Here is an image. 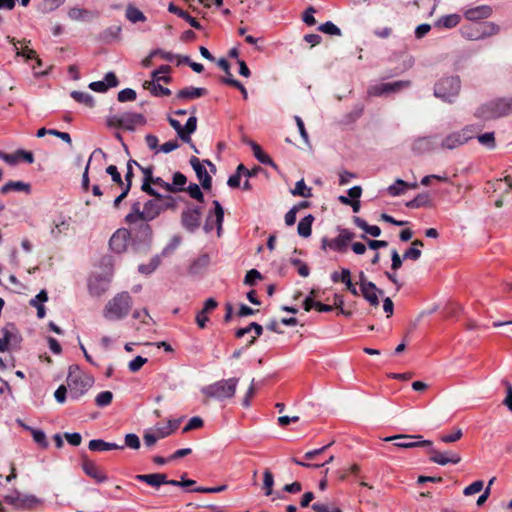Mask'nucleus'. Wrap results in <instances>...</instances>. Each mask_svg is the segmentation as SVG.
Listing matches in <instances>:
<instances>
[{
	"instance_id": "obj_1",
	"label": "nucleus",
	"mask_w": 512,
	"mask_h": 512,
	"mask_svg": "<svg viewBox=\"0 0 512 512\" xmlns=\"http://www.w3.org/2000/svg\"><path fill=\"white\" fill-rule=\"evenodd\" d=\"M132 308V298L128 292H121L110 299L104 309L103 317L109 321L122 320L128 316Z\"/></svg>"
},
{
	"instance_id": "obj_2",
	"label": "nucleus",
	"mask_w": 512,
	"mask_h": 512,
	"mask_svg": "<svg viewBox=\"0 0 512 512\" xmlns=\"http://www.w3.org/2000/svg\"><path fill=\"white\" fill-rule=\"evenodd\" d=\"M161 199H152L144 204L143 210H141L140 202H134L131 207V212L125 217L126 223L133 225L138 221H151L155 219L162 211L163 206L160 203Z\"/></svg>"
},
{
	"instance_id": "obj_3",
	"label": "nucleus",
	"mask_w": 512,
	"mask_h": 512,
	"mask_svg": "<svg viewBox=\"0 0 512 512\" xmlns=\"http://www.w3.org/2000/svg\"><path fill=\"white\" fill-rule=\"evenodd\" d=\"M238 378H229L217 381L201 389L207 399L213 398L219 401L232 398L238 385Z\"/></svg>"
},
{
	"instance_id": "obj_4",
	"label": "nucleus",
	"mask_w": 512,
	"mask_h": 512,
	"mask_svg": "<svg viewBox=\"0 0 512 512\" xmlns=\"http://www.w3.org/2000/svg\"><path fill=\"white\" fill-rule=\"evenodd\" d=\"M512 113V97L490 101L476 111V116L483 120H491Z\"/></svg>"
},
{
	"instance_id": "obj_5",
	"label": "nucleus",
	"mask_w": 512,
	"mask_h": 512,
	"mask_svg": "<svg viewBox=\"0 0 512 512\" xmlns=\"http://www.w3.org/2000/svg\"><path fill=\"white\" fill-rule=\"evenodd\" d=\"M93 379L82 373L77 367H70L67 376V387L72 399H79L92 386Z\"/></svg>"
},
{
	"instance_id": "obj_6",
	"label": "nucleus",
	"mask_w": 512,
	"mask_h": 512,
	"mask_svg": "<svg viewBox=\"0 0 512 512\" xmlns=\"http://www.w3.org/2000/svg\"><path fill=\"white\" fill-rule=\"evenodd\" d=\"M461 81L458 76H447L438 80L434 86V95L444 102L452 103L459 95Z\"/></svg>"
},
{
	"instance_id": "obj_7",
	"label": "nucleus",
	"mask_w": 512,
	"mask_h": 512,
	"mask_svg": "<svg viewBox=\"0 0 512 512\" xmlns=\"http://www.w3.org/2000/svg\"><path fill=\"white\" fill-rule=\"evenodd\" d=\"M132 228L133 247L136 251H141L149 247L152 241V228L147 221H138Z\"/></svg>"
},
{
	"instance_id": "obj_8",
	"label": "nucleus",
	"mask_w": 512,
	"mask_h": 512,
	"mask_svg": "<svg viewBox=\"0 0 512 512\" xmlns=\"http://www.w3.org/2000/svg\"><path fill=\"white\" fill-rule=\"evenodd\" d=\"M498 32V25L493 22H485L479 24L475 28H467L463 30V35L469 40H480L496 35Z\"/></svg>"
},
{
	"instance_id": "obj_9",
	"label": "nucleus",
	"mask_w": 512,
	"mask_h": 512,
	"mask_svg": "<svg viewBox=\"0 0 512 512\" xmlns=\"http://www.w3.org/2000/svg\"><path fill=\"white\" fill-rule=\"evenodd\" d=\"M168 121H169V124L173 127V129L177 132L178 137L184 143H190L191 134H193L197 129L196 116H194V115L190 116L184 126H182L178 120H176L172 117H169Z\"/></svg>"
},
{
	"instance_id": "obj_10",
	"label": "nucleus",
	"mask_w": 512,
	"mask_h": 512,
	"mask_svg": "<svg viewBox=\"0 0 512 512\" xmlns=\"http://www.w3.org/2000/svg\"><path fill=\"white\" fill-rule=\"evenodd\" d=\"M213 206L214 211L209 212V214L207 215L203 229L206 233H209L216 227L217 234L218 236H220L224 220V210L220 202L217 200L213 201Z\"/></svg>"
},
{
	"instance_id": "obj_11",
	"label": "nucleus",
	"mask_w": 512,
	"mask_h": 512,
	"mask_svg": "<svg viewBox=\"0 0 512 512\" xmlns=\"http://www.w3.org/2000/svg\"><path fill=\"white\" fill-rule=\"evenodd\" d=\"M421 435H408V434H399L394 436H389L384 438V441H397L395 442V446L399 448H415V447H431L432 442L430 440H422V441H408L409 439H420Z\"/></svg>"
},
{
	"instance_id": "obj_12",
	"label": "nucleus",
	"mask_w": 512,
	"mask_h": 512,
	"mask_svg": "<svg viewBox=\"0 0 512 512\" xmlns=\"http://www.w3.org/2000/svg\"><path fill=\"white\" fill-rule=\"evenodd\" d=\"M473 137L472 130L464 128L460 131L453 132L447 135L441 142L440 147L443 149H455L463 144H465L469 139Z\"/></svg>"
},
{
	"instance_id": "obj_13",
	"label": "nucleus",
	"mask_w": 512,
	"mask_h": 512,
	"mask_svg": "<svg viewBox=\"0 0 512 512\" xmlns=\"http://www.w3.org/2000/svg\"><path fill=\"white\" fill-rule=\"evenodd\" d=\"M409 85H410L409 81H403V80L395 81L392 83H379V84L371 85L367 90V94L369 96L387 95V94L399 92L402 89L408 87Z\"/></svg>"
},
{
	"instance_id": "obj_14",
	"label": "nucleus",
	"mask_w": 512,
	"mask_h": 512,
	"mask_svg": "<svg viewBox=\"0 0 512 512\" xmlns=\"http://www.w3.org/2000/svg\"><path fill=\"white\" fill-rule=\"evenodd\" d=\"M130 236L131 233L127 229H118L113 233V235L110 238V249L117 254L125 252L128 246V240L130 239Z\"/></svg>"
},
{
	"instance_id": "obj_15",
	"label": "nucleus",
	"mask_w": 512,
	"mask_h": 512,
	"mask_svg": "<svg viewBox=\"0 0 512 512\" xmlns=\"http://www.w3.org/2000/svg\"><path fill=\"white\" fill-rule=\"evenodd\" d=\"M430 454V461L439 465L458 464L461 461L460 454L456 452H440L431 448Z\"/></svg>"
},
{
	"instance_id": "obj_16",
	"label": "nucleus",
	"mask_w": 512,
	"mask_h": 512,
	"mask_svg": "<svg viewBox=\"0 0 512 512\" xmlns=\"http://www.w3.org/2000/svg\"><path fill=\"white\" fill-rule=\"evenodd\" d=\"M200 208L187 209L182 213V225L190 232H194L200 226Z\"/></svg>"
},
{
	"instance_id": "obj_17",
	"label": "nucleus",
	"mask_w": 512,
	"mask_h": 512,
	"mask_svg": "<svg viewBox=\"0 0 512 512\" xmlns=\"http://www.w3.org/2000/svg\"><path fill=\"white\" fill-rule=\"evenodd\" d=\"M354 237L355 234L353 232L342 229L336 238L329 241L328 247L334 251L343 252Z\"/></svg>"
},
{
	"instance_id": "obj_18",
	"label": "nucleus",
	"mask_w": 512,
	"mask_h": 512,
	"mask_svg": "<svg viewBox=\"0 0 512 512\" xmlns=\"http://www.w3.org/2000/svg\"><path fill=\"white\" fill-rule=\"evenodd\" d=\"M2 337L10 348L19 347L22 338L13 323H7L1 330Z\"/></svg>"
},
{
	"instance_id": "obj_19",
	"label": "nucleus",
	"mask_w": 512,
	"mask_h": 512,
	"mask_svg": "<svg viewBox=\"0 0 512 512\" xmlns=\"http://www.w3.org/2000/svg\"><path fill=\"white\" fill-rule=\"evenodd\" d=\"M110 280L108 278H101L94 276L90 278L88 283L89 292L92 296L99 297L108 289Z\"/></svg>"
},
{
	"instance_id": "obj_20",
	"label": "nucleus",
	"mask_w": 512,
	"mask_h": 512,
	"mask_svg": "<svg viewBox=\"0 0 512 512\" xmlns=\"http://www.w3.org/2000/svg\"><path fill=\"white\" fill-rule=\"evenodd\" d=\"M438 147H440V143L437 141L436 136L418 138L413 144V149L421 153L437 149Z\"/></svg>"
},
{
	"instance_id": "obj_21",
	"label": "nucleus",
	"mask_w": 512,
	"mask_h": 512,
	"mask_svg": "<svg viewBox=\"0 0 512 512\" xmlns=\"http://www.w3.org/2000/svg\"><path fill=\"white\" fill-rule=\"evenodd\" d=\"M122 127L127 130H134L138 125H144L146 120L142 114L134 112H125L121 114Z\"/></svg>"
},
{
	"instance_id": "obj_22",
	"label": "nucleus",
	"mask_w": 512,
	"mask_h": 512,
	"mask_svg": "<svg viewBox=\"0 0 512 512\" xmlns=\"http://www.w3.org/2000/svg\"><path fill=\"white\" fill-rule=\"evenodd\" d=\"M82 469L86 475L93 478L97 483H103L107 480V476L91 460H84L82 464Z\"/></svg>"
},
{
	"instance_id": "obj_23",
	"label": "nucleus",
	"mask_w": 512,
	"mask_h": 512,
	"mask_svg": "<svg viewBox=\"0 0 512 512\" xmlns=\"http://www.w3.org/2000/svg\"><path fill=\"white\" fill-rule=\"evenodd\" d=\"M492 14L491 7L487 5H481L474 8L467 9L464 12V16L467 20L478 21L488 18Z\"/></svg>"
},
{
	"instance_id": "obj_24",
	"label": "nucleus",
	"mask_w": 512,
	"mask_h": 512,
	"mask_svg": "<svg viewBox=\"0 0 512 512\" xmlns=\"http://www.w3.org/2000/svg\"><path fill=\"white\" fill-rule=\"evenodd\" d=\"M206 93L207 90L205 88L190 86L179 90L176 94V98L182 100L196 99L206 95Z\"/></svg>"
},
{
	"instance_id": "obj_25",
	"label": "nucleus",
	"mask_w": 512,
	"mask_h": 512,
	"mask_svg": "<svg viewBox=\"0 0 512 512\" xmlns=\"http://www.w3.org/2000/svg\"><path fill=\"white\" fill-rule=\"evenodd\" d=\"M136 479L153 487H159L160 485H163L165 482H167L166 475L162 473L139 474L136 475Z\"/></svg>"
},
{
	"instance_id": "obj_26",
	"label": "nucleus",
	"mask_w": 512,
	"mask_h": 512,
	"mask_svg": "<svg viewBox=\"0 0 512 512\" xmlns=\"http://www.w3.org/2000/svg\"><path fill=\"white\" fill-rule=\"evenodd\" d=\"M88 448L91 451H109V450H117L123 449V445H118L116 443L105 442L101 439H93L89 442Z\"/></svg>"
},
{
	"instance_id": "obj_27",
	"label": "nucleus",
	"mask_w": 512,
	"mask_h": 512,
	"mask_svg": "<svg viewBox=\"0 0 512 512\" xmlns=\"http://www.w3.org/2000/svg\"><path fill=\"white\" fill-rule=\"evenodd\" d=\"M248 143L253 151V154L255 158L262 164L269 165L272 167H276V164L273 162V160L268 156L266 153H264L261 149V147L255 143L254 141H246Z\"/></svg>"
},
{
	"instance_id": "obj_28",
	"label": "nucleus",
	"mask_w": 512,
	"mask_h": 512,
	"mask_svg": "<svg viewBox=\"0 0 512 512\" xmlns=\"http://www.w3.org/2000/svg\"><path fill=\"white\" fill-rule=\"evenodd\" d=\"M168 11L170 13L176 14L179 17H181L182 19L186 20L193 28H196V29L200 28V23L195 18L190 16L189 13H187L186 11L177 7L174 3H170L168 5Z\"/></svg>"
},
{
	"instance_id": "obj_29",
	"label": "nucleus",
	"mask_w": 512,
	"mask_h": 512,
	"mask_svg": "<svg viewBox=\"0 0 512 512\" xmlns=\"http://www.w3.org/2000/svg\"><path fill=\"white\" fill-rule=\"evenodd\" d=\"M160 81H145L143 84L144 89L149 90L154 96H169L171 91L159 84Z\"/></svg>"
},
{
	"instance_id": "obj_30",
	"label": "nucleus",
	"mask_w": 512,
	"mask_h": 512,
	"mask_svg": "<svg viewBox=\"0 0 512 512\" xmlns=\"http://www.w3.org/2000/svg\"><path fill=\"white\" fill-rule=\"evenodd\" d=\"M30 185L28 183H24L22 181H9L5 185L1 187V193L7 194L11 191L21 192L24 191L26 193H30Z\"/></svg>"
},
{
	"instance_id": "obj_31",
	"label": "nucleus",
	"mask_w": 512,
	"mask_h": 512,
	"mask_svg": "<svg viewBox=\"0 0 512 512\" xmlns=\"http://www.w3.org/2000/svg\"><path fill=\"white\" fill-rule=\"evenodd\" d=\"M362 296L370 303L372 306L379 305V295L383 294V291L378 289L376 285L373 288H364L361 289Z\"/></svg>"
},
{
	"instance_id": "obj_32",
	"label": "nucleus",
	"mask_w": 512,
	"mask_h": 512,
	"mask_svg": "<svg viewBox=\"0 0 512 512\" xmlns=\"http://www.w3.org/2000/svg\"><path fill=\"white\" fill-rule=\"evenodd\" d=\"M423 245L424 244L421 240H414L412 242V246L404 252L403 259L413 261L418 260L422 255V252L419 248L423 247Z\"/></svg>"
},
{
	"instance_id": "obj_33",
	"label": "nucleus",
	"mask_w": 512,
	"mask_h": 512,
	"mask_svg": "<svg viewBox=\"0 0 512 512\" xmlns=\"http://www.w3.org/2000/svg\"><path fill=\"white\" fill-rule=\"evenodd\" d=\"M7 40L13 44L17 56H22L26 59H35L38 65H41V60L37 57L36 51L29 49L28 47L23 48L21 51L16 46V40L13 37L7 36Z\"/></svg>"
},
{
	"instance_id": "obj_34",
	"label": "nucleus",
	"mask_w": 512,
	"mask_h": 512,
	"mask_svg": "<svg viewBox=\"0 0 512 512\" xmlns=\"http://www.w3.org/2000/svg\"><path fill=\"white\" fill-rule=\"evenodd\" d=\"M314 221V217L309 214L298 223L297 232L301 237L307 238L311 235V227Z\"/></svg>"
},
{
	"instance_id": "obj_35",
	"label": "nucleus",
	"mask_w": 512,
	"mask_h": 512,
	"mask_svg": "<svg viewBox=\"0 0 512 512\" xmlns=\"http://www.w3.org/2000/svg\"><path fill=\"white\" fill-rule=\"evenodd\" d=\"M354 223L357 227L364 230L367 234L378 237L381 234V229L376 225H369L365 220H363L360 217H354L353 219Z\"/></svg>"
},
{
	"instance_id": "obj_36",
	"label": "nucleus",
	"mask_w": 512,
	"mask_h": 512,
	"mask_svg": "<svg viewBox=\"0 0 512 512\" xmlns=\"http://www.w3.org/2000/svg\"><path fill=\"white\" fill-rule=\"evenodd\" d=\"M6 500L9 503L14 504L15 506H18V507H28V508H31L34 505L39 503V500L35 496H32V495L26 496L24 499H19V498H15L14 499L11 496H7Z\"/></svg>"
},
{
	"instance_id": "obj_37",
	"label": "nucleus",
	"mask_w": 512,
	"mask_h": 512,
	"mask_svg": "<svg viewBox=\"0 0 512 512\" xmlns=\"http://www.w3.org/2000/svg\"><path fill=\"white\" fill-rule=\"evenodd\" d=\"M70 95L76 102L81 103L86 107L92 108L95 104L93 96L89 93L72 91Z\"/></svg>"
},
{
	"instance_id": "obj_38",
	"label": "nucleus",
	"mask_w": 512,
	"mask_h": 512,
	"mask_svg": "<svg viewBox=\"0 0 512 512\" xmlns=\"http://www.w3.org/2000/svg\"><path fill=\"white\" fill-rule=\"evenodd\" d=\"M125 15L126 18L132 23L146 21V16L144 15V13L132 5H129L127 7Z\"/></svg>"
},
{
	"instance_id": "obj_39",
	"label": "nucleus",
	"mask_w": 512,
	"mask_h": 512,
	"mask_svg": "<svg viewBox=\"0 0 512 512\" xmlns=\"http://www.w3.org/2000/svg\"><path fill=\"white\" fill-rule=\"evenodd\" d=\"M194 171L197 175V178L201 182V185L204 189H210L212 184V179L210 175L208 174L206 168L202 164L199 167L194 168Z\"/></svg>"
},
{
	"instance_id": "obj_40",
	"label": "nucleus",
	"mask_w": 512,
	"mask_h": 512,
	"mask_svg": "<svg viewBox=\"0 0 512 512\" xmlns=\"http://www.w3.org/2000/svg\"><path fill=\"white\" fill-rule=\"evenodd\" d=\"M291 193L294 196H301L303 198L312 197V189L305 184L303 179L296 182L295 188L291 190Z\"/></svg>"
},
{
	"instance_id": "obj_41",
	"label": "nucleus",
	"mask_w": 512,
	"mask_h": 512,
	"mask_svg": "<svg viewBox=\"0 0 512 512\" xmlns=\"http://www.w3.org/2000/svg\"><path fill=\"white\" fill-rule=\"evenodd\" d=\"M459 22H460V16L459 15H457V14H450V15H446V16L441 17L437 21V25L445 27V28H453V27L457 26Z\"/></svg>"
},
{
	"instance_id": "obj_42",
	"label": "nucleus",
	"mask_w": 512,
	"mask_h": 512,
	"mask_svg": "<svg viewBox=\"0 0 512 512\" xmlns=\"http://www.w3.org/2000/svg\"><path fill=\"white\" fill-rule=\"evenodd\" d=\"M160 257L158 255L154 256L149 264H141L138 267V271L142 274L149 275L156 270V268L160 265Z\"/></svg>"
},
{
	"instance_id": "obj_43",
	"label": "nucleus",
	"mask_w": 512,
	"mask_h": 512,
	"mask_svg": "<svg viewBox=\"0 0 512 512\" xmlns=\"http://www.w3.org/2000/svg\"><path fill=\"white\" fill-rule=\"evenodd\" d=\"M25 429L31 431V434L33 436V440L37 444H39L43 448H46L48 446L46 435H45V433L42 430L33 429V428L29 427V426H25Z\"/></svg>"
},
{
	"instance_id": "obj_44",
	"label": "nucleus",
	"mask_w": 512,
	"mask_h": 512,
	"mask_svg": "<svg viewBox=\"0 0 512 512\" xmlns=\"http://www.w3.org/2000/svg\"><path fill=\"white\" fill-rule=\"evenodd\" d=\"M171 70L170 66L168 65H161L157 70L152 72V80L155 81H163V82H170L171 78L169 76H160V74H167Z\"/></svg>"
},
{
	"instance_id": "obj_45",
	"label": "nucleus",
	"mask_w": 512,
	"mask_h": 512,
	"mask_svg": "<svg viewBox=\"0 0 512 512\" xmlns=\"http://www.w3.org/2000/svg\"><path fill=\"white\" fill-rule=\"evenodd\" d=\"M88 15H89L88 10L78 8V7L70 8L68 11V17L74 21H83L87 18Z\"/></svg>"
},
{
	"instance_id": "obj_46",
	"label": "nucleus",
	"mask_w": 512,
	"mask_h": 512,
	"mask_svg": "<svg viewBox=\"0 0 512 512\" xmlns=\"http://www.w3.org/2000/svg\"><path fill=\"white\" fill-rule=\"evenodd\" d=\"M263 488L265 489V495L270 496L272 494V488L274 485V477L269 469L264 471Z\"/></svg>"
},
{
	"instance_id": "obj_47",
	"label": "nucleus",
	"mask_w": 512,
	"mask_h": 512,
	"mask_svg": "<svg viewBox=\"0 0 512 512\" xmlns=\"http://www.w3.org/2000/svg\"><path fill=\"white\" fill-rule=\"evenodd\" d=\"M113 399V394L110 391L100 392L95 399L96 405L99 407L108 406Z\"/></svg>"
},
{
	"instance_id": "obj_48",
	"label": "nucleus",
	"mask_w": 512,
	"mask_h": 512,
	"mask_svg": "<svg viewBox=\"0 0 512 512\" xmlns=\"http://www.w3.org/2000/svg\"><path fill=\"white\" fill-rule=\"evenodd\" d=\"M69 228V223L66 220H61L59 222H55L54 226L51 228V235L54 238L59 237L62 233L66 232Z\"/></svg>"
},
{
	"instance_id": "obj_49",
	"label": "nucleus",
	"mask_w": 512,
	"mask_h": 512,
	"mask_svg": "<svg viewBox=\"0 0 512 512\" xmlns=\"http://www.w3.org/2000/svg\"><path fill=\"white\" fill-rule=\"evenodd\" d=\"M429 203V197L427 194H420L411 201L407 202L406 206L409 208H419Z\"/></svg>"
},
{
	"instance_id": "obj_50",
	"label": "nucleus",
	"mask_w": 512,
	"mask_h": 512,
	"mask_svg": "<svg viewBox=\"0 0 512 512\" xmlns=\"http://www.w3.org/2000/svg\"><path fill=\"white\" fill-rule=\"evenodd\" d=\"M106 173L112 178V181L118 184L120 187H124V181L122 180L121 174L119 173L115 165H110L106 168Z\"/></svg>"
},
{
	"instance_id": "obj_51",
	"label": "nucleus",
	"mask_w": 512,
	"mask_h": 512,
	"mask_svg": "<svg viewBox=\"0 0 512 512\" xmlns=\"http://www.w3.org/2000/svg\"><path fill=\"white\" fill-rule=\"evenodd\" d=\"M404 186H407V183L401 179H397L395 184L388 187V193L391 196H399L404 192Z\"/></svg>"
},
{
	"instance_id": "obj_52",
	"label": "nucleus",
	"mask_w": 512,
	"mask_h": 512,
	"mask_svg": "<svg viewBox=\"0 0 512 512\" xmlns=\"http://www.w3.org/2000/svg\"><path fill=\"white\" fill-rule=\"evenodd\" d=\"M125 446L137 450L140 448L141 443L139 437L134 433H128L125 435Z\"/></svg>"
},
{
	"instance_id": "obj_53",
	"label": "nucleus",
	"mask_w": 512,
	"mask_h": 512,
	"mask_svg": "<svg viewBox=\"0 0 512 512\" xmlns=\"http://www.w3.org/2000/svg\"><path fill=\"white\" fill-rule=\"evenodd\" d=\"M187 178L184 174L181 172H176L173 175V182L171 185L175 187V192L177 191H183V186L186 184Z\"/></svg>"
},
{
	"instance_id": "obj_54",
	"label": "nucleus",
	"mask_w": 512,
	"mask_h": 512,
	"mask_svg": "<svg viewBox=\"0 0 512 512\" xmlns=\"http://www.w3.org/2000/svg\"><path fill=\"white\" fill-rule=\"evenodd\" d=\"M478 141L482 145L487 146L490 149H493L495 147V137L493 132H487L478 136Z\"/></svg>"
},
{
	"instance_id": "obj_55",
	"label": "nucleus",
	"mask_w": 512,
	"mask_h": 512,
	"mask_svg": "<svg viewBox=\"0 0 512 512\" xmlns=\"http://www.w3.org/2000/svg\"><path fill=\"white\" fill-rule=\"evenodd\" d=\"M187 192L189 193L191 198L198 200L200 202H203L204 195H203L199 185H197L196 183H191L187 188Z\"/></svg>"
},
{
	"instance_id": "obj_56",
	"label": "nucleus",
	"mask_w": 512,
	"mask_h": 512,
	"mask_svg": "<svg viewBox=\"0 0 512 512\" xmlns=\"http://www.w3.org/2000/svg\"><path fill=\"white\" fill-rule=\"evenodd\" d=\"M147 358H144L142 356H136L133 360H131L128 364V368L131 372L135 373L139 371L144 364L147 363Z\"/></svg>"
},
{
	"instance_id": "obj_57",
	"label": "nucleus",
	"mask_w": 512,
	"mask_h": 512,
	"mask_svg": "<svg viewBox=\"0 0 512 512\" xmlns=\"http://www.w3.org/2000/svg\"><path fill=\"white\" fill-rule=\"evenodd\" d=\"M321 32L329 34V35H340V29L332 22L328 21L324 24H321L318 28Z\"/></svg>"
},
{
	"instance_id": "obj_58",
	"label": "nucleus",
	"mask_w": 512,
	"mask_h": 512,
	"mask_svg": "<svg viewBox=\"0 0 512 512\" xmlns=\"http://www.w3.org/2000/svg\"><path fill=\"white\" fill-rule=\"evenodd\" d=\"M483 486H484L483 481L477 480V481L473 482L472 484H470L469 486H467L464 489L463 494L465 496L474 495L476 493H479L483 489Z\"/></svg>"
},
{
	"instance_id": "obj_59",
	"label": "nucleus",
	"mask_w": 512,
	"mask_h": 512,
	"mask_svg": "<svg viewBox=\"0 0 512 512\" xmlns=\"http://www.w3.org/2000/svg\"><path fill=\"white\" fill-rule=\"evenodd\" d=\"M136 92L131 88H126L121 90L118 93V101L119 102H126V101H134L136 99Z\"/></svg>"
},
{
	"instance_id": "obj_60",
	"label": "nucleus",
	"mask_w": 512,
	"mask_h": 512,
	"mask_svg": "<svg viewBox=\"0 0 512 512\" xmlns=\"http://www.w3.org/2000/svg\"><path fill=\"white\" fill-rule=\"evenodd\" d=\"M261 278H262V276L258 270L251 269L246 273L245 278H244V283L246 285L253 286V285H255L256 281Z\"/></svg>"
},
{
	"instance_id": "obj_61",
	"label": "nucleus",
	"mask_w": 512,
	"mask_h": 512,
	"mask_svg": "<svg viewBox=\"0 0 512 512\" xmlns=\"http://www.w3.org/2000/svg\"><path fill=\"white\" fill-rule=\"evenodd\" d=\"M312 509L315 512H342V510L338 507H330L328 504L325 503H314L312 505Z\"/></svg>"
},
{
	"instance_id": "obj_62",
	"label": "nucleus",
	"mask_w": 512,
	"mask_h": 512,
	"mask_svg": "<svg viewBox=\"0 0 512 512\" xmlns=\"http://www.w3.org/2000/svg\"><path fill=\"white\" fill-rule=\"evenodd\" d=\"M462 430L461 429H456L453 433L451 434H446V435H442L440 437V440L444 443H453V442H456L458 441L461 437H462Z\"/></svg>"
},
{
	"instance_id": "obj_63",
	"label": "nucleus",
	"mask_w": 512,
	"mask_h": 512,
	"mask_svg": "<svg viewBox=\"0 0 512 512\" xmlns=\"http://www.w3.org/2000/svg\"><path fill=\"white\" fill-rule=\"evenodd\" d=\"M202 426H203V420L200 417L195 416L189 420V422L183 428V432H188V431L200 428Z\"/></svg>"
},
{
	"instance_id": "obj_64",
	"label": "nucleus",
	"mask_w": 512,
	"mask_h": 512,
	"mask_svg": "<svg viewBox=\"0 0 512 512\" xmlns=\"http://www.w3.org/2000/svg\"><path fill=\"white\" fill-rule=\"evenodd\" d=\"M151 184H152V182L143 180L141 190L146 192L150 196H153L154 198H157V199L164 198V195L159 194L154 188L151 187Z\"/></svg>"
}]
</instances>
